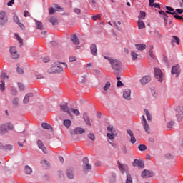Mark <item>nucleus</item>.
Returning <instances> with one entry per match:
<instances>
[{"label": "nucleus", "mask_w": 183, "mask_h": 183, "mask_svg": "<svg viewBox=\"0 0 183 183\" xmlns=\"http://www.w3.org/2000/svg\"><path fill=\"white\" fill-rule=\"evenodd\" d=\"M47 72L49 74H61V72H64V68L61 66V63H54Z\"/></svg>", "instance_id": "nucleus-1"}, {"label": "nucleus", "mask_w": 183, "mask_h": 183, "mask_svg": "<svg viewBox=\"0 0 183 183\" xmlns=\"http://www.w3.org/2000/svg\"><path fill=\"white\" fill-rule=\"evenodd\" d=\"M104 58L105 59H107V61H109L112 66V68H113L116 71H118L121 68V62H119V61H118L117 59H114L108 56H104Z\"/></svg>", "instance_id": "nucleus-2"}, {"label": "nucleus", "mask_w": 183, "mask_h": 183, "mask_svg": "<svg viewBox=\"0 0 183 183\" xmlns=\"http://www.w3.org/2000/svg\"><path fill=\"white\" fill-rule=\"evenodd\" d=\"M154 76L156 79L159 82H162L164 81V73L162 72V70L158 67H154Z\"/></svg>", "instance_id": "nucleus-3"}, {"label": "nucleus", "mask_w": 183, "mask_h": 183, "mask_svg": "<svg viewBox=\"0 0 183 183\" xmlns=\"http://www.w3.org/2000/svg\"><path fill=\"white\" fill-rule=\"evenodd\" d=\"M82 168L84 170V172L87 174V172H89L92 169V166L89 164V160L88 159V157H84L83 159V165Z\"/></svg>", "instance_id": "nucleus-4"}, {"label": "nucleus", "mask_w": 183, "mask_h": 183, "mask_svg": "<svg viewBox=\"0 0 183 183\" xmlns=\"http://www.w3.org/2000/svg\"><path fill=\"white\" fill-rule=\"evenodd\" d=\"M175 117L177 121H182L183 119V107L178 106L175 109Z\"/></svg>", "instance_id": "nucleus-5"}, {"label": "nucleus", "mask_w": 183, "mask_h": 183, "mask_svg": "<svg viewBox=\"0 0 183 183\" xmlns=\"http://www.w3.org/2000/svg\"><path fill=\"white\" fill-rule=\"evenodd\" d=\"M172 75H175L176 78H178L181 75V66L177 64L172 67L171 70Z\"/></svg>", "instance_id": "nucleus-6"}, {"label": "nucleus", "mask_w": 183, "mask_h": 183, "mask_svg": "<svg viewBox=\"0 0 183 183\" xmlns=\"http://www.w3.org/2000/svg\"><path fill=\"white\" fill-rule=\"evenodd\" d=\"M60 110L64 112H66L69 117H72V114L71 113V109L68 107V103H61L60 104Z\"/></svg>", "instance_id": "nucleus-7"}, {"label": "nucleus", "mask_w": 183, "mask_h": 183, "mask_svg": "<svg viewBox=\"0 0 183 183\" xmlns=\"http://www.w3.org/2000/svg\"><path fill=\"white\" fill-rule=\"evenodd\" d=\"M1 79V84H0V91L1 92H4L5 91V81H4V79H8V76L6 74L4 73L0 76Z\"/></svg>", "instance_id": "nucleus-8"}, {"label": "nucleus", "mask_w": 183, "mask_h": 183, "mask_svg": "<svg viewBox=\"0 0 183 183\" xmlns=\"http://www.w3.org/2000/svg\"><path fill=\"white\" fill-rule=\"evenodd\" d=\"M118 168L122 174H128V166L125 164H122L119 161L117 162Z\"/></svg>", "instance_id": "nucleus-9"}, {"label": "nucleus", "mask_w": 183, "mask_h": 183, "mask_svg": "<svg viewBox=\"0 0 183 183\" xmlns=\"http://www.w3.org/2000/svg\"><path fill=\"white\" fill-rule=\"evenodd\" d=\"M8 22V17H6V13L1 11L0 13V25H5Z\"/></svg>", "instance_id": "nucleus-10"}, {"label": "nucleus", "mask_w": 183, "mask_h": 183, "mask_svg": "<svg viewBox=\"0 0 183 183\" xmlns=\"http://www.w3.org/2000/svg\"><path fill=\"white\" fill-rule=\"evenodd\" d=\"M10 54L13 59H18L19 58V54H18V51H16V48L15 47L10 48Z\"/></svg>", "instance_id": "nucleus-11"}, {"label": "nucleus", "mask_w": 183, "mask_h": 183, "mask_svg": "<svg viewBox=\"0 0 183 183\" xmlns=\"http://www.w3.org/2000/svg\"><path fill=\"white\" fill-rule=\"evenodd\" d=\"M154 177V172L149 170H144L142 172V178H152Z\"/></svg>", "instance_id": "nucleus-12"}, {"label": "nucleus", "mask_w": 183, "mask_h": 183, "mask_svg": "<svg viewBox=\"0 0 183 183\" xmlns=\"http://www.w3.org/2000/svg\"><path fill=\"white\" fill-rule=\"evenodd\" d=\"M13 19L15 24H17L21 29H22L23 31L25 30V25L21 22V20L19 19V17H18V16L15 15Z\"/></svg>", "instance_id": "nucleus-13"}, {"label": "nucleus", "mask_w": 183, "mask_h": 183, "mask_svg": "<svg viewBox=\"0 0 183 183\" xmlns=\"http://www.w3.org/2000/svg\"><path fill=\"white\" fill-rule=\"evenodd\" d=\"M152 79L151 78V76L149 75L144 76L140 79V84H142V85H147V84H149V82H151Z\"/></svg>", "instance_id": "nucleus-14"}, {"label": "nucleus", "mask_w": 183, "mask_h": 183, "mask_svg": "<svg viewBox=\"0 0 183 183\" xmlns=\"http://www.w3.org/2000/svg\"><path fill=\"white\" fill-rule=\"evenodd\" d=\"M83 119L86 124L89 125V127H92V124L91 123V119L89 118V115L88 113L84 112L83 114Z\"/></svg>", "instance_id": "nucleus-15"}, {"label": "nucleus", "mask_w": 183, "mask_h": 183, "mask_svg": "<svg viewBox=\"0 0 183 183\" xmlns=\"http://www.w3.org/2000/svg\"><path fill=\"white\" fill-rule=\"evenodd\" d=\"M66 174L69 179H74V178H75V173L74 172V169H68L66 172Z\"/></svg>", "instance_id": "nucleus-16"}, {"label": "nucleus", "mask_w": 183, "mask_h": 183, "mask_svg": "<svg viewBox=\"0 0 183 183\" xmlns=\"http://www.w3.org/2000/svg\"><path fill=\"white\" fill-rule=\"evenodd\" d=\"M71 135H76L78 134H85V129L82 127H77L73 132H71Z\"/></svg>", "instance_id": "nucleus-17"}, {"label": "nucleus", "mask_w": 183, "mask_h": 183, "mask_svg": "<svg viewBox=\"0 0 183 183\" xmlns=\"http://www.w3.org/2000/svg\"><path fill=\"white\" fill-rule=\"evenodd\" d=\"M123 98L129 101L131 99V90L129 89H126L123 92Z\"/></svg>", "instance_id": "nucleus-18"}, {"label": "nucleus", "mask_w": 183, "mask_h": 183, "mask_svg": "<svg viewBox=\"0 0 183 183\" xmlns=\"http://www.w3.org/2000/svg\"><path fill=\"white\" fill-rule=\"evenodd\" d=\"M132 165L134 167H139V168H144V162L142 160L134 159Z\"/></svg>", "instance_id": "nucleus-19"}, {"label": "nucleus", "mask_w": 183, "mask_h": 183, "mask_svg": "<svg viewBox=\"0 0 183 183\" xmlns=\"http://www.w3.org/2000/svg\"><path fill=\"white\" fill-rule=\"evenodd\" d=\"M38 147L41 149V151L44 152V154H46V147H45V145H44V143L41 140H38L37 142Z\"/></svg>", "instance_id": "nucleus-20"}, {"label": "nucleus", "mask_w": 183, "mask_h": 183, "mask_svg": "<svg viewBox=\"0 0 183 183\" xmlns=\"http://www.w3.org/2000/svg\"><path fill=\"white\" fill-rule=\"evenodd\" d=\"M70 39L74 45H79V39H78V36H76V34H71Z\"/></svg>", "instance_id": "nucleus-21"}, {"label": "nucleus", "mask_w": 183, "mask_h": 183, "mask_svg": "<svg viewBox=\"0 0 183 183\" xmlns=\"http://www.w3.org/2000/svg\"><path fill=\"white\" fill-rule=\"evenodd\" d=\"M33 97H34V94H32V93H29V94H27L24 97V99H23L24 104H28V102H29L30 98H33Z\"/></svg>", "instance_id": "nucleus-22"}, {"label": "nucleus", "mask_w": 183, "mask_h": 183, "mask_svg": "<svg viewBox=\"0 0 183 183\" xmlns=\"http://www.w3.org/2000/svg\"><path fill=\"white\" fill-rule=\"evenodd\" d=\"M8 132V128L6 127V124H2L0 127V135H4Z\"/></svg>", "instance_id": "nucleus-23"}, {"label": "nucleus", "mask_w": 183, "mask_h": 183, "mask_svg": "<svg viewBox=\"0 0 183 183\" xmlns=\"http://www.w3.org/2000/svg\"><path fill=\"white\" fill-rule=\"evenodd\" d=\"M36 22V29H39V31L44 30V24H42V22L39 21L38 20H35Z\"/></svg>", "instance_id": "nucleus-24"}, {"label": "nucleus", "mask_w": 183, "mask_h": 183, "mask_svg": "<svg viewBox=\"0 0 183 183\" xmlns=\"http://www.w3.org/2000/svg\"><path fill=\"white\" fill-rule=\"evenodd\" d=\"M49 21L50 24H52L53 26L58 25V19L55 16L50 17Z\"/></svg>", "instance_id": "nucleus-25"}, {"label": "nucleus", "mask_w": 183, "mask_h": 183, "mask_svg": "<svg viewBox=\"0 0 183 183\" xmlns=\"http://www.w3.org/2000/svg\"><path fill=\"white\" fill-rule=\"evenodd\" d=\"M90 51H92V55L97 56V45H95V44L91 45Z\"/></svg>", "instance_id": "nucleus-26"}, {"label": "nucleus", "mask_w": 183, "mask_h": 183, "mask_svg": "<svg viewBox=\"0 0 183 183\" xmlns=\"http://www.w3.org/2000/svg\"><path fill=\"white\" fill-rule=\"evenodd\" d=\"M142 125L144 127V129L147 134H149L151 132V129L149 128V125L148 124V122H145V123H142Z\"/></svg>", "instance_id": "nucleus-27"}, {"label": "nucleus", "mask_w": 183, "mask_h": 183, "mask_svg": "<svg viewBox=\"0 0 183 183\" xmlns=\"http://www.w3.org/2000/svg\"><path fill=\"white\" fill-rule=\"evenodd\" d=\"M135 46L138 51H144L147 48V45L141 44H137Z\"/></svg>", "instance_id": "nucleus-28"}, {"label": "nucleus", "mask_w": 183, "mask_h": 183, "mask_svg": "<svg viewBox=\"0 0 183 183\" xmlns=\"http://www.w3.org/2000/svg\"><path fill=\"white\" fill-rule=\"evenodd\" d=\"M24 172L27 175H31V174H32V168H31L28 165H26L25 167H24Z\"/></svg>", "instance_id": "nucleus-29"}, {"label": "nucleus", "mask_w": 183, "mask_h": 183, "mask_svg": "<svg viewBox=\"0 0 183 183\" xmlns=\"http://www.w3.org/2000/svg\"><path fill=\"white\" fill-rule=\"evenodd\" d=\"M71 112L72 114H74L76 117H79V115H81V112L77 109L70 108V113L71 114Z\"/></svg>", "instance_id": "nucleus-30"}, {"label": "nucleus", "mask_w": 183, "mask_h": 183, "mask_svg": "<svg viewBox=\"0 0 183 183\" xmlns=\"http://www.w3.org/2000/svg\"><path fill=\"white\" fill-rule=\"evenodd\" d=\"M180 41H181V40L179 39V38H178V36H172V42H173L174 44H177V45H179Z\"/></svg>", "instance_id": "nucleus-31"}, {"label": "nucleus", "mask_w": 183, "mask_h": 183, "mask_svg": "<svg viewBox=\"0 0 183 183\" xmlns=\"http://www.w3.org/2000/svg\"><path fill=\"white\" fill-rule=\"evenodd\" d=\"M63 124H64V127H66L68 129V128H69V127H71L72 122H71V120H69V119H65V120H64Z\"/></svg>", "instance_id": "nucleus-32"}, {"label": "nucleus", "mask_w": 183, "mask_h": 183, "mask_svg": "<svg viewBox=\"0 0 183 183\" xmlns=\"http://www.w3.org/2000/svg\"><path fill=\"white\" fill-rule=\"evenodd\" d=\"M149 6H154V8H161V6H159V4H157V3H154V0H149Z\"/></svg>", "instance_id": "nucleus-33"}, {"label": "nucleus", "mask_w": 183, "mask_h": 183, "mask_svg": "<svg viewBox=\"0 0 183 183\" xmlns=\"http://www.w3.org/2000/svg\"><path fill=\"white\" fill-rule=\"evenodd\" d=\"M137 24L139 29H144V28H145V23H144L142 20H139Z\"/></svg>", "instance_id": "nucleus-34"}, {"label": "nucleus", "mask_w": 183, "mask_h": 183, "mask_svg": "<svg viewBox=\"0 0 183 183\" xmlns=\"http://www.w3.org/2000/svg\"><path fill=\"white\" fill-rule=\"evenodd\" d=\"M41 127H42V128H44V129H51V131H52V126H51L48 123H42Z\"/></svg>", "instance_id": "nucleus-35"}, {"label": "nucleus", "mask_w": 183, "mask_h": 183, "mask_svg": "<svg viewBox=\"0 0 183 183\" xmlns=\"http://www.w3.org/2000/svg\"><path fill=\"white\" fill-rule=\"evenodd\" d=\"M111 88V83L109 81L106 82L104 84V86L103 87V89L105 92H108V89Z\"/></svg>", "instance_id": "nucleus-36"}, {"label": "nucleus", "mask_w": 183, "mask_h": 183, "mask_svg": "<svg viewBox=\"0 0 183 183\" xmlns=\"http://www.w3.org/2000/svg\"><path fill=\"white\" fill-rule=\"evenodd\" d=\"M144 112L145 113L147 120L151 121L152 119V117H151V114H149V112L148 111V109H144Z\"/></svg>", "instance_id": "nucleus-37"}, {"label": "nucleus", "mask_w": 183, "mask_h": 183, "mask_svg": "<svg viewBox=\"0 0 183 183\" xmlns=\"http://www.w3.org/2000/svg\"><path fill=\"white\" fill-rule=\"evenodd\" d=\"M147 14L144 11H140L139 15L138 16L139 18V21L145 19V16H146Z\"/></svg>", "instance_id": "nucleus-38"}, {"label": "nucleus", "mask_w": 183, "mask_h": 183, "mask_svg": "<svg viewBox=\"0 0 183 183\" xmlns=\"http://www.w3.org/2000/svg\"><path fill=\"white\" fill-rule=\"evenodd\" d=\"M172 15H173L174 18H176V19H179V21L183 19V17L178 15L176 11H173Z\"/></svg>", "instance_id": "nucleus-39"}, {"label": "nucleus", "mask_w": 183, "mask_h": 183, "mask_svg": "<svg viewBox=\"0 0 183 183\" xmlns=\"http://www.w3.org/2000/svg\"><path fill=\"white\" fill-rule=\"evenodd\" d=\"M15 36H16L17 41H19V42L20 44V46H22V45H24V41L22 40V38H21L19 36V35H18V34H15Z\"/></svg>", "instance_id": "nucleus-40"}, {"label": "nucleus", "mask_w": 183, "mask_h": 183, "mask_svg": "<svg viewBox=\"0 0 183 183\" xmlns=\"http://www.w3.org/2000/svg\"><path fill=\"white\" fill-rule=\"evenodd\" d=\"M127 180L126 183H132V177H131V174L129 173L126 174Z\"/></svg>", "instance_id": "nucleus-41"}, {"label": "nucleus", "mask_w": 183, "mask_h": 183, "mask_svg": "<svg viewBox=\"0 0 183 183\" xmlns=\"http://www.w3.org/2000/svg\"><path fill=\"white\" fill-rule=\"evenodd\" d=\"M107 137L109 139H114L115 138V132L107 133Z\"/></svg>", "instance_id": "nucleus-42"}, {"label": "nucleus", "mask_w": 183, "mask_h": 183, "mask_svg": "<svg viewBox=\"0 0 183 183\" xmlns=\"http://www.w3.org/2000/svg\"><path fill=\"white\" fill-rule=\"evenodd\" d=\"M4 125H6L7 130L9 129V131H12V129H14V125L11 123H6L4 124Z\"/></svg>", "instance_id": "nucleus-43"}, {"label": "nucleus", "mask_w": 183, "mask_h": 183, "mask_svg": "<svg viewBox=\"0 0 183 183\" xmlns=\"http://www.w3.org/2000/svg\"><path fill=\"white\" fill-rule=\"evenodd\" d=\"M174 125H175V122L171 121L167 124V127L171 129L172 128L174 127Z\"/></svg>", "instance_id": "nucleus-44"}, {"label": "nucleus", "mask_w": 183, "mask_h": 183, "mask_svg": "<svg viewBox=\"0 0 183 183\" xmlns=\"http://www.w3.org/2000/svg\"><path fill=\"white\" fill-rule=\"evenodd\" d=\"M139 151H145L147 149V146L145 144H140L138 146Z\"/></svg>", "instance_id": "nucleus-45"}, {"label": "nucleus", "mask_w": 183, "mask_h": 183, "mask_svg": "<svg viewBox=\"0 0 183 183\" xmlns=\"http://www.w3.org/2000/svg\"><path fill=\"white\" fill-rule=\"evenodd\" d=\"M131 56H132L133 61H135V59H137V58H138V54L135 53L134 51H132Z\"/></svg>", "instance_id": "nucleus-46"}, {"label": "nucleus", "mask_w": 183, "mask_h": 183, "mask_svg": "<svg viewBox=\"0 0 183 183\" xmlns=\"http://www.w3.org/2000/svg\"><path fill=\"white\" fill-rule=\"evenodd\" d=\"M151 92L154 98H157V97H158V91L155 90V89H152Z\"/></svg>", "instance_id": "nucleus-47"}, {"label": "nucleus", "mask_w": 183, "mask_h": 183, "mask_svg": "<svg viewBox=\"0 0 183 183\" xmlns=\"http://www.w3.org/2000/svg\"><path fill=\"white\" fill-rule=\"evenodd\" d=\"M4 148L5 149H4V151H11V150H12V145H11V144H7V145H6V146H4Z\"/></svg>", "instance_id": "nucleus-48"}, {"label": "nucleus", "mask_w": 183, "mask_h": 183, "mask_svg": "<svg viewBox=\"0 0 183 183\" xmlns=\"http://www.w3.org/2000/svg\"><path fill=\"white\" fill-rule=\"evenodd\" d=\"M88 138H89V139H91L92 141H95V135H94V134L92 133H89L87 135Z\"/></svg>", "instance_id": "nucleus-49"}, {"label": "nucleus", "mask_w": 183, "mask_h": 183, "mask_svg": "<svg viewBox=\"0 0 183 183\" xmlns=\"http://www.w3.org/2000/svg\"><path fill=\"white\" fill-rule=\"evenodd\" d=\"M41 61L42 62H44L45 64H46V62H49V57L46 56L44 57H42Z\"/></svg>", "instance_id": "nucleus-50"}, {"label": "nucleus", "mask_w": 183, "mask_h": 183, "mask_svg": "<svg viewBox=\"0 0 183 183\" xmlns=\"http://www.w3.org/2000/svg\"><path fill=\"white\" fill-rule=\"evenodd\" d=\"M69 62H75L76 61V56H72L69 57Z\"/></svg>", "instance_id": "nucleus-51"}, {"label": "nucleus", "mask_w": 183, "mask_h": 183, "mask_svg": "<svg viewBox=\"0 0 183 183\" xmlns=\"http://www.w3.org/2000/svg\"><path fill=\"white\" fill-rule=\"evenodd\" d=\"M107 131H109V132H115V130H114V127L112 125H109L107 127Z\"/></svg>", "instance_id": "nucleus-52"}, {"label": "nucleus", "mask_w": 183, "mask_h": 183, "mask_svg": "<svg viewBox=\"0 0 183 183\" xmlns=\"http://www.w3.org/2000/svg\"><path fill=\"white\" fill-rule=\"evenodd\" d=\"M18 86H19L20 91H24V89H25V86H24V84L22 83H19Z\"/></svg>", "instance_id": "nucleus-53"}, {"label": "nucleus", "mask_w": 183, "mask_h": 183, "mask_svg": "<svg viewBox=\"0 0 183 183\" xmlns=\"http://www.w3.org/2000/svg\"><path fill=\"white\" fill-rule=\"evenodd\" d=\"M127 132L128 134V135H129L130 137H133L134 136V132H132V130L130 129H128L127 130Z\"/></svg>", "instance_id": "nucleus-54"}, {"label": "nucleus", "mask_w": 183, "mask_h": 183, "mask_svg": "<svg viewBox=\"0 0 183 183\" xmlns=\"http://www.w3.org/2000/svg\"><path fill=\"white\" fill-rule=\"evenodd\" d=\"M131 144H135L137 142V139H135V137L132 136L130 139Z\"/></svg>", "instance_id": "nucleus-55"}, {"label": "nucleus", "mask_w": 183, "mask_h": 183, "mask_svg": "<svg viewBox=\"0 0 183 183\" xmlns=\"http://www.w3.org/2000/svg\"><path fill=\"white\" fill-rule=\"evenodd\" d=\"M165 157L167 158V159H172V158H174V156H172V154H166Z\"/></svg>", "instance_id": "nucleus-56"}, {"label": "nucleus", "mask_w": 183, "mask_h": 183, "mask_svg": "<svg viewBox=\"0 0 183 183\" xmlns=\"http://www.w3.org/2000/svg\"><path fill=\"white\" fill-rule=\"evenodd\" d=\"M74 12H75V14H77V15H81V9L78 8L74 9Z\"/></svg>", "instance_id": "nucleus-57"}, {"label": "nucleus", "mask_w": 183, "mask_h": 183, "mask_svg": "<svg viewBox=\"0 0 183 183\" xmlns=\"http://www.w3.org/2000/svg\"><path fill=\"white\" fill-rule=\"evenodd\" d=\"M41 164H44V165H47L48 167H50L51 164L49 163V162L46 161V160H43L41 162Z\"/></svg>", "instance_id": "nucleus-58"}, {"label": "nucleus", "mask_w": 183, "mask_h": 183, "mask_svg": "<svg viewBox=\"0 0 183 183\" xmlns=\"http://www.w3.org/2000/svg\"><path fill=\"white\" fill-rule=\"evenodd\" d=\"M92 19H94V21H97V19H101V15L98 14L96 16H93Z\"/></svg>", "instance_id": "nucleus-59"}, {"label": "nucleus", "mask_w": 183, "mask_h": 183, "mask_svg": "<svg viewBox=\"0 0 183 183\" xmlns=\"http://www.w3.org/2000/svg\"><path fill=\"white\" fill-rule=\"evenodd\" d=\"M16 70H17L18 74H20L21 75H22V74H24V69H23L17 67Z\"/></svg>", "instance_id": "nucleus-60"}, {"label": "nucleus", "mask_w": 183, "mask_h": 183, "mask_svg": "<svg viewBox=\"0 0 183 183\" xmlns=\"http://www.w3.org/2000/svg\"><path fill=\"white\" fill-rule=\"evenodd\" d=\"M54 14H55V9L51 7L49 9V15H54Z\"/></svg>", "instance_id": "nucleus-61"}, {"label": "nucleus", "mask_w": 183, "mask_h": 183, "mask_svg": "<svg viewBox=\"0 0 183 183\" xmlns=\"http://www.w3.org/2000/svg\"><path fill=\"white\" fill-rule=\"evenodd\" d=\"M57 174L60 178H64V172L58 171Z\"/></svg>", "instance_id": "nucleus-62"}, {"label": "nucleus", "mask_w": 183, "mask_h": 183, "mask_svg": "<svg viewBox=\"0 0 183 183\" xmlns=\"http://www.w3.org/2000/svg\"><path fill=\"white\" fill-rule=\"evenodd\" d=\"M122 152L124 154H127V146H125V145L122 146Z\"/></svg>", "instance_id": "nucleus-63"}, {"label": "nucleus", "mask_w": 183, "mask_h": 183, "mask_svg": "<svg viewBox=\"0 0 183 183\" xmlns=\"http://www.w3.org/2000/svg\"><path fill=\"white\" fill-rule=\"evenodd\" d=\"M176 12H177V14H182L183 13V9H176Z\"/></svg>", "instance_id": "nucleus-64"}]
</instances>
